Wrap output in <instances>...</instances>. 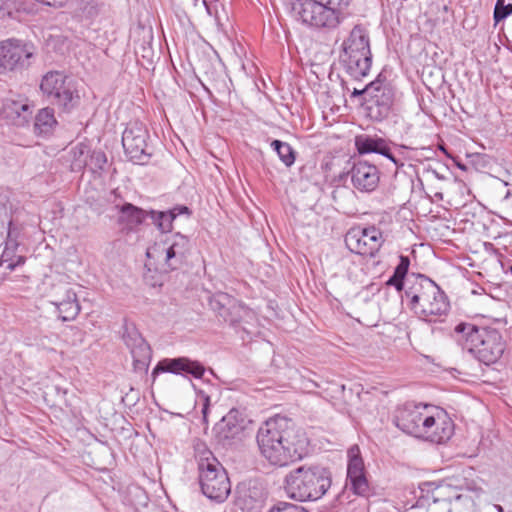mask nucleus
<instances>
[{"instance_id": "nucleus-1", "label": "nucleus", "mask_w": 512, "mask_h": 512, "mask_svg": "<svg viewBox=\"0 0 512 512\" xmlns=\"http://www.w3.org/2000/svg\"><path fill=\"white\" fill-rule=\"evenodd\" d=\"M256 440L261 456L277 467L301 460L309 445L305 432L292 419L281 415L266 420L259 427Z\"/></svg>"}, {"instance_id": "nucleus-2", "label": "nucleus", "mask_w": 512, "mask_h": 512, "mask_svg": "<svg viewBox=\"0 0 512 512\" xmlns=\"http://www.w3.org/2000/svg\"><path fill=\"white\" fill-rule=\"evenodd\" d=\"M451 337L463 351L487 366L497 363L506 349L498 329L471 321L457 323Z\"/></svg>"}, {"instance_id": "nucleus-3", "label": "nucleus", "mask_w": 512, "mask_h": 512, "mask_svg": "<svg viewBox=\"0 0 512 512\" xmlns=\"http://www.w3.org/2000/svg\"><path fill=\"white\" fill-rule=\"evenodd\" d=\"M287 495L296 501L321 499L331 487L332 477L328 468L322 465H302L285 477Z\"/></svg>"}, {"instance_id": "nucleus-4", "label": "nucleus", "mask_w": 512, "mask_h": 512, "mask_svg": "<svg viewBox=\"0 0 512 512\" xmlns=\"http://www.w3.org/2000/svg\"><path fill=\"white\" fill-rule=\"evenodd\" d=\"M352 0H294L292 9L302 22L316 29L332 31L347 18Z\"/></svg>"}, {"instance_id": "nucleus-5", "label": "nucleus", "mask_w": 512, "mask_h": 512, "mask_svg": "<svg viewBox=\"0 0 512 512\" xmlns=\"http://www.w3.org/2000/svg\"><path fill=\"white\" fill-rule=\"evenodd\" d=\"M340 62L346 72L355 79L368 75L372 66V53L369 33L364 26L355 25L343 41Z\"/></svg>"}, {"instance_id": "nucleus-6", "label": "nucleus", "mask_w": 512, "mask_h": 512, "mask_svg": "<svg viewBox=\"0 0 512 512\" xmlns=\"http://www.w3.org/2000/svg\"><path fill=\"white\" fill-rule=\"evenodd\" d=\"M197 463L202 493L213 501H225L231 492V483L223 465L208 449L199 452Z\"/></svg>"}, {"instance_id": "nucleus-7", "label": "nucleus", "mask_w": 512, "mask_h": 512, "mask_svg": "<svg viewBox=\"0 0 512 512\" xmlns=\"http://www.w3.org/2000/svg\"><path fill=\"white\" fill-rule=\"evenodd\" d=\"M367 102L363 103L365 116L373 123H383L397 114L399 92L395 85L382 73L376 77Z\"/></svg>"}, {"instance_id": "nucleus-8", "label": "nucleus", "mask_w": 512, "mask_h": 512, "mask_svg": "<svg viewBox=\"0 0 512 512\" xmlns=\"http://www.w3.org/2000/svg\"><path fill=\"white\" fill-rule=\"evenodd\" d=\"M40 89L52 105L64 112H70L80 100L72 80L59 71L46 73L41 80Z\"/></svg>"}, {"instance_id": "nucleus-9", "label": "nucleus", "mask_w": 512, "mask_h": 512, "mask_svg": "<svg viewBox=\"0 0 512 512\" xmlns=\"http://www.w3.org/2000/svg\"><path fill=\"white\" fill-rule=\"evenodd\" d=\"M431 410H433L431 405L407 402L396 409L393 423L404 433L420 438L424 424L428 426L433 422L428 417Z\"/></svg>"}, {"instance_id": "nucleus-10", "label": "nucleus", "mask_w": 512, "mask_h": 512, "mask_svg": "<svg viewBox=\"0 0 512 512\" xmlns=\"http://www.w3.org/2000/svg\"><path fill=\"white\" fill-rule=\"evenodd\" d=\"M384 241L383 233L374 225L353 227L344 237L345 245L352 253L370 257H375Z\"/></svg>"}, {"instance_id": "nucleus-11", "label": "nucleus", "mask_w": 512, "mask_h": 512, "mask_svg": "<svg viewBox=\"0 0 512 512\" xmlns=\"http://www.w3.org/2000/svg\"><path fill=\"white\" fill-rule=\"evenodd\" d=\"M149 132L140 122L130 123L122 134L125 154L135 163L147 164L152 156V149L147 140Z\"/></svg>"}, {"instance_id": "nucleus-12", "label": "nucleus", "mask_w": 512, "mask_h": 512, "mask_svg": "<svg viewBox=\"0 0 512 512\" xmlns=\"http://www.w3.org/2000/svg\"><path fill=\"white\" fill-rule=\"evenodd\" d=\"M122 339L133 358V370L146 374L152 359V350L133 323L125 322Z\"/></svg>"}, {"instance_id": "nucleus-13", "label": "nucleus", "mask_w": 512, "mask_h": 512, "mask_svg": "<svg viewBox=\"0 0 512 512\" xmlns=\"http://www.w3.org/2000/svg\"><path fill=\"white\" fill-rule=\"evenodd\" d=\"M210 308L226 323L238 325L250 314L249 308L227 293H216L209 298Z\"/></svg>"}, {"instance_id": "nucleus-14", "label": "nucleus", "mask_w": 512, "mask_h": 512, "mask_svg": "<svg viewBox=\"0 0 512 512\" xmlns=\"http://www.w3.org/2000/svg\"><path fill=\"white\" fill-rule=\"evenodd\" d=\"M205 371L206 369L201 362L188 357L164 358L152 370V384L160 373H171L181 376L191 375L196 379H200Z\"/></svg>"}, {"instance_id": "nucleus-15", "label": "nucleus", "mask_w": 512, "mask_h": 512, "mask_svg": "<svg viewBox=\"0 0 512 512\" xmlns=\"http://www.w3.org/2000/svg\"><path fill=\"white\" fill-rule=\"evenodd\" d=\"M32 56L31 48L20 40L8 39L0 43V67L4 70L26 68Z\"/></svg>"}, {"instance_id": "nucleus-16", "label": "nucleus", "mask_w": 512, "mask_h": 512, "mask_svg": "<svg viewBox=\"0 0 512 512\" xmlns=\"http://www.w3.org/2000/svg\"><path fill=\"white\" fill-rule=\"evenodd\" d=\"M429 420H433L428 426L424 424L420 438L426 441L441 444L447 442L454 433V423L448 414L443 410L433 406L430 411Z\"/></svg>"}, {"instance_id": "nucleus-17", "label": "nucleus", "mask_w": 512, "mask_h": 512, "mask_svg": "<svg viewBox=\"0 0 512 512\" xmlns=\"http://www.w3.org/2000/svg\"><path fill=\"white\" fill-rule=\"evenodd\" d=\"M450 302L445 292L437 285L414 312L417 317L428 323L442 322L448 315Z\"/></svg>"}, {"instance_id": "nucleus-18", "label": "nucleus", "mask_w": 512, "mask_h": 512, "mask_svg": "<svg viewBox=\"0 0 512 512\" xmlns=\"http://www.w3.org/2000/svg\"><path fill=\"white\" fill-rule=\"evenodd\" d=\"M347 482L354 494L368 496L370 491L364 461L357 445L348 450Z\"/></svg>"}, {"instance_id": "nucleus-19", "label": "nucleus", "mask_w": 512, "mask_h": 512, "mask_svg": "<svg viewBox=\"0 0 512 512\" xmlns=\"http://www.w3.org/2000/svg\"><path fill=\"white\" fill-rule=\"evenodd\" d=\"M164 265L168 270L180 269L187 261L191 243L187 236L174 233L164 241Z\"/></svg>"}, {"instance_id": "nucleus-20", "label": "nucleus", "mask_w": 512, "mask_h": 512, "mask_svg": "<svg viewBox=\"0 0 512 512\" xmlns=\"http://www.w3.org/2000/svg\"><path fill=\"white\" fill-rule=\"evenodd\" d=\"M244 430V418L238 409H231L214 426V437L223 447L232 445L233 441L240 438Z\"/></svg>"}, {"instance_id": "nucleus-21", "label": "nucleus", "mask_w": 512, "mask_h": 512, "mask_svg": "<svg viewBox=\"0 0 512 512\" xmlns=\"http://www.w3.org/2000/svg\"><path fill=\"white\" fill-rule=\"evenodd\" d=\"M51 303L56 306L62 321H72L80 313L81 307L76 293L67 284L53 287Z\"/></svg>"}, {"instance_id": "nucleus-22", "label": "nucleus", "mask_w": 512, "mask_h": 512, "mask_svg": "<svg viewBox=\"0 0 512 512\" xmlns=\"http://www.w3.org/2000/svg\"><path fill=\"white\" fill-rule=\"evenodd\" d=\"M349 173L353 187L360 192H373L379 185L378 168L366 161H355Z\"/></svg>"}, {"instance_id": "nucleus-23", "label": "nucleus", "mask_w": 512, "mask_h": 512, "mask_svg": "<svg viewBox=\"0 0 512 512\" xmlns=\"http://www.w3.org/2000/svg\"><path fill=\"white\" fill-rule=\"evenodd\" d=\"M437 284L423 274H412L407 278L405 297L409 300V308L415 312L421 303L431 295Z\"/></svg>"}, {"instance_id": "nucleus-24", "label": "nucleus", "mask_w": 512, "mask_h": 512, "mask_svg": "<svg viewBox=\"0 0 512 512\" xmlns=\"http://www.w3.org/2000/svg\"><path fill=\"white\" fill-rule=\"evenodd\" d=\"M355 147L360 155L376 153L391 160L397 167L403 165L392 154L389 144L384 138L366 134L358 135L355 137Z\"/></svg>"}, {"instance_id": "nucleus-25", "label": "nucleus", "mask_w": 512, "mask_h": 512, "mask_svg": "<svg viewBox=\"0 0 512 512\" xmlns=\"http://www.w3.org/2000/svg\"><path fill=\"white\" fill-rule=\"evenodd\" d=\"M119 212L118 223L124 225L128 231L135 230L136 227L144 223L149 217V211L144 210L132 203L125 202L122 205H116Z\"/></svg>"}, {"instance_id": "nucleus-26", "label": "nucleus", "mask_w": 512, "mask_h": 512, "mask_svg": "<svg viewBox=\"0 0 512 512\" xmlns=\"http://www.w3.org/2000/svg\"><path fill=\"white\" fill-rule=\"evenodd\" d=\"M2 111L6 118L17 120L18 124L27 121L31 115L30 107L27 103L5 99L2 104Z\"/></svg>"}, {"instance_id": "nucleus-27", "label": "nucleus", "mask_w": 512, "mask_h": 512, "mask_svg": "<svg viewBox=\"0 0 512 512\" xmlns=\"http://www.w3.org/2000/svg\"><path fill=\"white\" fill-rule=\"evenodd\" d=\"M57 124L54 116V109L50 107L39 110L35 116L34 129L39 135L49 134Z\"/></svg>"}, {"instance_id": "nucleus-28", "label": "nucleus", "mask_w": 512, "mask_h": 512, "mask_svg": "<svg viewBox=\"0 0 512 512\" xmlns=\"http://www.w3.org/2000/svg\"><path fill=\"white\" fill-rule=\"evenodd\" d=\"M90 148L85 143H79L72 147L70 154V167L73 172H81L88 165Z\"/></svg>"}, {"instance_id": "nucleus-29", "label": "nucleus", "mask_w": 512, "mask_h": 512, "mask_svg": "<svg viewBox=\"0 0 512 512\" xmlns=\"http://www.w3.org/2000/svg\"><path fill=\"white\" fill-rule=\"evenodd\" d=\"M272 149L286 167H291L296 160V151L287 142L275 139L271 142Z\"/></svg>"}, {"instance_id": "nucleus-30", "label": "nucleus", "mask_w": 512, "mask_h": 512, "mask_svg": "<svg viewBox=\"0 0 512 512\" xmlns=\"http://www.w3.org/2000/svg\"><path fill=\"white\" fill-rule=\"evenodd\" d=\"M149 218L152 220V223L163 233L171 232L173 229V221L175 218L169 210H149Z\"/></svg>"}, {"instance_id": "nucleus-31", "label": "nucleus", "mask_w": 512, "mask_h": 512, "mask_svg": "<svg viewBox=\"0 0 512 512\" xmlns=\"http://www.w3.org/2000/svg\"><path fill=\"white\" fill-rule=\"evenodd\" d=\"M97 14L98 9L92 1L79 0L76 8L72 12V17L78 21H83L93 19Z\"/></svg>"}, {"instance_id": "nucleus-32", "label": "nucleus", "mask_w": 512, "mask_h": 512, "mask_svg": "<svg viewBox=\"0 0 512 512\" xmlns=\"http://www.w3.org/2000/svg\"><path fill=\"white\" fill-rule=\"evenodd\" d=\"M107 163L106 154L101 150L90 151L88 156V167L92 172H98L104 170Z\"/></svg>"}, {"instance_id": "nucleus-33", "label": "nucleus", "mask_w": 512, "mask_h": 512, "mask_svg": "<svg viewBox=\"0 0 512 512\" xmlns=\"http://www.w3.org/2000/svg\"><path fill=\"white\" fill-rule=\"evenodd\" d=\"M512 14V4H505L504 0H497L494 8V21L499 23Z\"/></svg>"}, {"instance_id": "nucleus-34", "label": "nucleus", "mask_w": 512, "mask_h": 512, "mask_svg": "<svg viewBox=\"0 0 512 512\" xmlns=\"http://www.w3.org/2000/svg\"><path fill=\"white\" fill-rule=\"evenodd\" d=\"M267 512H309L306 508L301 505L279 501L274 504Z\"/></svg>"}, {"instance_id": "nucleus-35", "label": "nucleus", "mask_w": 512, "mask_h": 512, "mask_svg": "<svg viewBox=\"0 0 512 512\" xmlns=\"http://www.w3.org/2000/svg\"><path fill=\"white\" fill-rule=\"evenodd\" d=\"M454 481H455L454 479H448L447 481H445V482H443L442 484H440V485L436 488V490L438 491V494H444L446 490H448V489H454V490H455V492H454L453 494H449V495L447 496V499H448V500H450V501H451L452 499H454V500H460V499H461V497H462V495H461V494H459V493H457V490H458V489H462V488H461L460 486H458V485L454 484Z\"/></svg>"}, {"instance_id": "nucleus-36", "label": "nucleus", "mask_w": 512, "mask_h": 512, "mask_svg": "<svg viewBox=\"0 0 512 512\" xmlns=\"http://www.w3.org/2000/svg\"><path fill=\"white\" fill-rule=\"evenodd\" d=\"M10 224L11 220L8 219L7 212L0 208V246L6 242Z\"/></svg>"}, {"instance_id": "nucleus-37", "label": "nucleus", "mask_w": 512, "mask_h": 512, "mask_svg": "<svg viewBox=\"0 0 512 512\" xmlns=\"http://www.w3.org/2000/svg\"><path fill=\"white\" fill-rule=\"evenodd\" d=\"M375 84H376V79H374L373 81L368 83L362 89L354 88V90L351 92V98H361V100H362L361 104L363 105V103L367 102V99L371 95L370 92L372 89H374Z\"/></svg>"}, {"instance_id": "nucleus-38", "label": "nucleus", "mask_w": 512, "mask_h": 512, "mask_svg": "<svg viewBox=\"0 0 512 512\" xmlns=\"http://www.w3.org/2000/svg\"><path fill=\"white\" fill-rule=\"evenodd\" d=\"M410 266V259L406 255H400L399 256V263L395 267L393 273L402 279L406 280V276L409 271Z\"/></svg>"}, {"instance_id": "nucleus-39", "label": "nucleus", "mask_w": 512, "mask_h": 512, "mask_svg": "<svg viewBox=\"0 0 512 512\" xmlns=\"http://www.w3.org/2000/svg\"><path fill=\"white\" fill-rule=\"evenodd\" d=\"M410 266V259L406 255H400L399 256V263L395 267L393 273L402 279L406 280V276L409 271Z\"/></svg>"}, {"instance_id": "nucleus-40", "label": "nucleus", "mask_w": 512, "mask_h": 512, "mask_svg": "<svg viewBox=\"0 0 512 512\" xmlns=\"http://www.w3.org/2000/svg\"><path fill=\"white\" fill-rule=\"evenodd\" d=\"M198 396L201 397V399L203 401V407L201 410L202 418H203V422L205 424H207L208 423L207 417H208V412H209V408H210V396L205 394L201 390L198 391Z\"/></svg>"}, {"instance_id": "nucleus-41", "label": "nucleus", "mask_w": 512, "mask_h": 512, "mask_svg": "<svg viewBox=\"0 0 512 512\" xmlns=\"http://www.w3.org/2000/svg\"><path fill=\"white\" fill-rule=\"evenodd\" d=\"M169 211L171 212L175 219L180 215H186L189 217L192 214L190 208L185 205H176L173 208L169 209Z\"/></svg>"}, {"instance_id": "nucleus-42", "label": "nucleus", "mask_w": 512, "mask_h": 512, "mask_svg": "<svg viewBox=\"0 0 512 512\" xmlns=\"http://www.w3.org/2000/svg\"><path fill=\"white\" fill-rule=\"evenodd\" d=\"M15 258L14 249L6 247L0 257V266H7Z\"/></svg>"}, {"instance_id": "nucleus-43", "label": "nucleus", "mask_w": 512, "mask_h": 512, "mask_svg": "<svg viewBox=\"0 0 512 512\" xmlns=\"http://www.w3.org/2000/svg\"><path fill=\"white\" fill-rule=\"evenodd\" d=\"M25 262V258L23 256H15L12 261L6 266V269L13 271L16 267L22 265Z\"/></svg>"}, {"instance_id": "nucleus-44", "label": "nucleus", "mask_w": 512, "mask_h": 512, "mask_svg": "<svg viewBox=\"0 0 512 512\" xmlns=\"http://www.w3.org/2000/svg\"><path fill=\"white\" fill-rule=\"evenodd\" d=\"M398 292H403L402 298L405 297V288L407 287V279L392 285Z\"/></svg>"}, {"instance_id": "nucleus-45", "label": "nucleus", "mask_w": 512, "mask_h": 512, "mask_svg": "<svg viewBox=\"0 0 512 512\" xmlns=\"http://www.w3.org/2000/svg\"><path fill=\"white\" fill-rule=\"evenodd\" d=\"M403 280L401 277L395 275L394 273L389 277V279L386 281L387 286H392L398 282Z\"/></svg>"}, {"instance_id": "nucleus-46", "label": "nucleus", "mask_w": 512, "mask_h": 512, "mask_svg": "<svg viewBox=\"0 0 512 512\" xmlns=\"http://www.w3.org/2000/svg\"><path fill=\"white\" fill-rule=\"evenodd\" d=\"M350 175L349 171L348 172H343L339 175V181H343L346 177H348Z\"/></svg>"}, {"instance_id": "nucleus-47", "label": "nucleus", "mask_w": 512, "mask_h": 512, "mask_svg": "<svg viewBox=\"0 0 512 512\" xmlns=\"http://www.w3.org/2000/svg\"><path fill=\"white\" fill-rule=\"evenodd\" d=\"M496 508H497L498 512H503V508H502V506H500V505H496Z\"/></svg>"}, {"instance_id": "nucleus-48", "label": "nucleus", "mask_w": 512, "mask_h": 512, "mask_svg": "<svg viewBox=\"0 0 512 512\" xmlns=\"http://www.w3.org/2000/svg\"><path fill=\"white\" fill-rule=\"evenodd\" d=\"M506 272H510L512 274V264L508 266Z\"/></svg>"}, {"instance_id": "nucleus-49", "label": "nucleus", "mask_w": 512, "mask_h": 512, "mask_svg": "<svg viewBox=\"0 0 512 512\" xmlns=\"http://www.w3.org/2000/svg\"><path fill=\"white\" fill-rule=\"evenodd\" d=\"M435 175H436V177H437V178H439V179H442V178H443V177H442V176H440V174H438L437 172H435Z\"/></svg>"}, {"instance_id": "nucleus-50", "label": "nucleus", "mask_w": 512, "mask_h": 512, "mask_svg": "<svg viewBox=\"0 0 512 512\" xmlns=\"http://www.w3.org/2000/svg\"><path fill=\"white\" fill-rule=\"evenodd\" d=\"M4 4V0H0V7Z\"/></svg>"}, {"instance_id": "nucleus-51", "label": "nucleus", "mask_w": 512, "mask_h": 512, "mask_svg": "<svg viewBox=\"0 0 512 512\" xmlns=\"http://www.w3.org/2000/svg\"><path fill=\"white\" fill-rule=\"evenodd\" d=\"M203 4H204L205 6H207V1H206V0H203Z\"/></svg>"}, {"instance_id": "nucleus-52", "label": "nucleus", "mask_w": 512, "mask_h": 512, "mask_svg": "<svg viewBox=\"0 0 512 512\" xmlns=\"http://www.w3.org/2000/svg\"><path fill=\"white\" fill-rule=\"evenodd\" d=\"M194 2H195V5H196V4H197V2H198V0H194Z\"/></svg>"}]
</instances>
